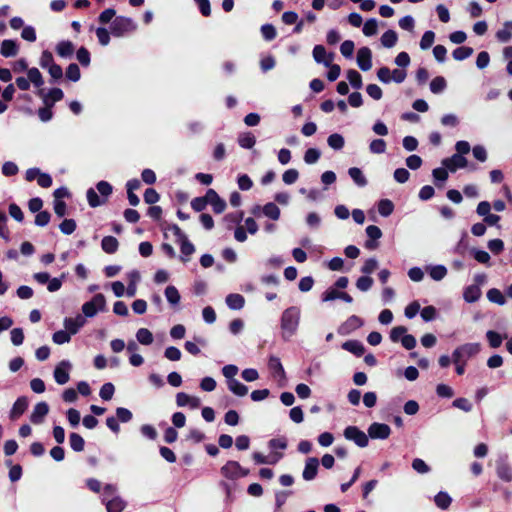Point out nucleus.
<instances>
[{
	"label": "nucleus",
	"instance_id": "1",
	"mask_svg": "<svg viewBox=\"0 0 512 512\" xmlns=\"http://www.w3.org/2000/svg\"><path fill=\"white\" fill-rule=\"evenodd\" d=\"M300 309L292 306L284 310L281 316V329L284 338H290L295 334L300 322Z\"/></svg>",
	"mask_w": 512,
	"mask_h": 512
},
{
	"label": "nucleus",
	"instance_id": "2",
	"mask_svg": "<svg viewBox=\"0 0 512 512\" xmlns=\"http://www.w3.org/2000/svg\"><path fill=\"white\" fill-rule=\"evenodd\" d=\"M111 33L115 37H123L137 29L136 22L129 17L118 16L111 24Z\"/></svg>",
	"mask_w": 512,
	"mask_h": 512
},
{
	"label": "nucleus",
	"instance_id": "3",
	"mask_svg": "<svg viewBox=\"0 0 512 512\" xmlns=\"http://www.w3.org/2000/svg\"><path fill=\"white\" fill-rule=\"evenodd\" d=\"M481 350L479 343H466L453 351V362L467 363L469 359L477 355Z\"/></svg>",
	"mask_w": 512,
	"mask_h": 512
},
{
	"label": "nucleus",
	"instance_id": "4",
	"mask_svg": "<svg viewBox=\"0 0 512 512\" xmlns=\"http://www.w3.org/2000/svg\"><path fill=\"white\" fill-rule=\"evenodd\" d=\"M221 474L231 480H235L248 475L249 471L244 469L237 461H228L221 467Z\"/></svg>",
	"mask_w": 512,
	"mask_h": 512
},
{
	"label": "nucleus",
	"instance_id": "5",
	"mask_svg": "<svg viewBox=\"0 0 512 512\" xmlns=\"http://www.w3.org/2000/svg\"><path fill=\"white\" fill-rule=\"evenodd\" d=\"M106 300L103 294L95 295L91 301L83 304L82 311L86 317H93L98 311H104Z\"/></svg>",
	"mask_w": 512,
	"mask_h": 512
},
{
	"label": "nucleus",
	"instance_id": "6",
	"mask_svg": "<svg viewBox=\"0 0 512 512\" xmlns=\"http://www.w3.org/2000/svg\"><path fill=\"white\" fill-rule=\"evenodd\" d=\"M72 370V364L68 360L60 361L53 372L54 379L57 384L64 385L70 380V372Z\"/></svg>",
	"mask_w": 512,
	"mask_h": 512
},
{
	"label": "nucleus",
	"instance_id": "7",
	"mask_svg": "<svg viewBox=\"0 0 512 512\" xmlns=\"http://www.w3.org/2000/svg\"><path fill=\"white\" fill-rule=\"evenodd\" d=\"M268 368L272 377L278 382L280 386L286 383V373L278 357L271 356L268 361Z\"/></svg>",
	"mask_w": 512,
	"mask_h": 512
},
{
	"label": "nucleus",
	"instance_id": "8",
	"mask_svg": "<svg viewBox=\"0 0 512 512\" xmlns=\"http://www.w3.org/2000/svg\"><path fill=\"white\" fill-rule=\"evenodd\" d=\"M344 437L347 440L353 441L359 447H366L369 442L368 436L356 426L346 427Z\"/></svg>",
	"mask_w": 512,
	"mask_h": 512
},
{
	"label": "nucleus",
	"instance_id": "9",
	"mask_svg": "<svg viewBox=\"0 0 512 512\" xmlns=\"http://www.w3.org/2000/svg\"><path fill=\"white\" fill-rule=\"evenodd\" d=\"M206 200L216 214H221L226 209L225 200L222 199L214 189L207 190Z\"/></svg>",
	"mask_w": 512,
	"mask_h": 512
},
{
	"label": "nucleus",
	"instance_id": "10",
	"mask_svg": "<svg viewBox=\"0 0 512 512\" xmlns=\"http://www.w3.org/2000/svg\"><path fill=\"white\" fill-rule=\"evenodd\" d=\"M391 434V429L384 423H372L368 428V435L372 439H387Z\"/></svg>",
	"mask_w": 512,
	"mask_h": 512
},
{
	"label": "nucleus",
	"instance_id": "11",
	"mask_svg": "<svg viewBox=\"0 0 512 512\" xmlns=\"http://www.w3.org/2000/svg\"><path fill=\"white\" fill-rule=\"evenodd\" d=\"M467 164V159L457 153L442 160V165L450 172H455L457 169L465 168Z\"/></svg>",
	"mask_w": 512,
	"mask_h": 512
},
{
	"label": "nucleus",
	"instance_id": "12",
	"mask_svg": "<svg viewBox=\"0 0 512 512\" xmlns=\"http://www.w3.org/2000/svg\"><path fill=\"white\" fill-rule=\"evenodd\" d=\"M357 64L363 71H368L372 67V51L368 47H361L357 51Z\"/></svg>",
	"mask_w": 512,
	"mask_h": 512
},
{
	"label": "nucleus",
	"instance_id": "13",
	"mask_svg": "<svg viewBox=\"0 0 512 512\" xmlns=\"http://www.w3.org/2000/svg\"><path fill=\"white\" fill-rule=\"evenodd\" d=\"M313 58L314 60L319 63L323 64L325 66H330V63H332L334 59V54L331 52H327L324 46L322 45H316L313 48Z\"/></svg>",
	"mask_w": 512,
	"mask_h": 512
},
{
	"label": "nucleus",
	"instance_id": "14",
	"mask_svg": "<svg viewBox=\"0 0 512 512\" xmlns=\"http://www.w3.org/2000/svg\"><path fill=\"white\" fill-rule=\"evenodd\" d=\"M319 460L316 457H309L305 461V467L302 473V477L306 481L313 480L318 473Z\"/></svg>",
	"mask_w": 512,
	"mask_h": 512
},
{
	"label": "nucleus",
	"instance_id": "15",
	"mask_svg": "<svg viewBox=\"0 0 512 512\" xmlns=\"http://www.w3.org/2000/svg\"><path fill=\"white\" fill-rule=\"evenodd\" d=\"M261 212L272 220H278L280 217V209L274 203L271 202L267 203L263 207L256 206L252 210V213L255 216H259Z\"/></svg>",
	"mask_w": 512,
	"mask_h": 512
},
{
	"label": "nucleus",
	"instance_id": "16",
	"mask_svg": "<svg viewBox=\"0 0 512 512\" xmlns=\"http://www.w3.org/2000/svg\"><path fill=\"white\" fill-rule=\"evenodd\" d=\"M176 403L179 407L189 406L191 409H197L201 405V401L198 397L184 392L176 394Z\"/></svg>",
	"mask_w": 512,
	"mask_h": 512
},
{
	"label": "nucleus",
	"instance_id": "17",
	"mask_svg": "<svg viewBox=\"0 0 512 512\" xmlns=\"http://www.w3.org/2000/svg\"><path fill=\"white\" fill-rule=\"evenodd\" d=\"M49 412V406L45 402L37 403L31 413L30 420L34 424H40L43 422L45 416Z\"/></svg>",
	"mask_w": 512,
	"mask_h": 512
},
{
	"label": "nucleus",
	"instance_id": "18",
	"mask_svg": "<svg viewBox=\"0 0 512 512\" xmlns=\"http://www.w3.org/2000/svg\"><path fill=\"white\" fill-rule=\"evenodd\" d=\"M38 95L43 98L45 105H50L53 107L54 103L62 100L64 97V93L59 88L51 89L47 94L43 93V90H38Z\"/></svg>",
	"mask_w": 512,
	"mask_h": 512
},
{
	"label": "nucleus",
	"instance_id": "19",
	"mask_svg": "<svg viewBox=\"0 0 512 512\" xmlns=\"http://www.w3.org/2000/svg\"><path fill=\"white\" fill-rule=\"evenodd\" d=\"M366 234L369 237V240L365 243L366 248L370 250L376 249L378 245L375 241L382 236L380 228L375 225H370L366 228Z\"/></svg>",
	"mask_w": 512,
	"mask_h": 512
},
{
	"label": "nucleus",
	"instance_id": "20",
	"mask_svg": "<svg viewBox=\"0 0 512 512\" xmlns=\"http://www.w3.org/2000/svg\"><path fill=\"white\" fill-rule=\"evenodd\" d=\"M85 324V319L81 315H77L75 318H65L64 327L70 334H76L78 330Z\"/></svg>",
	"mask_w": 512,
	"mask_h": 512
},
{
	"label": "nucleus",
	"instance_id": "21",
	"mask_svg": "<svg viewBox=\"0 0 512 512\" xmlns=\"http://www.w3.org/2000/svg\"><path fill=\"white\" fill-rule=\"evenodd\" d=\"M28 400L26 397H19L10 411V418L15 420L18 419L27 409Z\"/></svg>",
	"mask_w": 512,
	"mask_h": 512
},
{
	"label": "nucleus",
	"instance_id": "22",
	"mask_svg": "<svg viewBox=\"0 0 512 512\" xmlns=\"http://www.w3.org/2000/svg\"><path fill=\"white\" fill-rule=\"evenodd\" d=\"M19 47L15 40H4L1 43L0 53L4 57H13L18 53Z\"/></svg>",
	"mask_w": 512,
	"mask_h": 512
},
{
	"label": "nucleus",
	"instance_id": "23",
	"mask_svg": "<svg viewBox=\"0 0 512 512\" xmlns=\"http://www.w3.org/2000/svg\"><path fill=\"white\" fill-rule=\"evenodd\" d=\"M75 46L71 41H60L56 45V52L62 58H69L72 56Z\"/></svg>",
	"mask_w": 512,
	"mask_h": 512
},
{
	"label": "nucleus",
	"instance_id": "24",
	"mask_svg": "<svg viewBox=\"0 0 512 512\" xmlns=\"http://www.w3.org/2000/svg\"><path fill=\"white\" fill-rule=\"evenodd\" d=\"M108 512H121L125 507V502L119 497H112L111 499L103 498Z\"/></svg>",
	"mask_w": 512,
	"mask_h": 512
},
{
	"label": "nucleus",
	"instance_id": "25",
	"mask_svg": "<svg viewBox=\"0 0 512 512\" xmlns=\"http://www.w3.org/2000/svg\"><path fill=\"white\" fill-rule=\"evenodd\" d=\"M119 242L113 236H105L101 241V248L108 254H113L118 250Z\"/></svg>",
	"mask_w": 512,
	"mask_h": 512
},
{
	"label": "nucleus",
	"instance_id": "26",
	"mask_svg": "<svg viewBox=\"0 0 512 512\" xmlns=\"http://www.w3.org/2000/svg\"><path fill=\"white\" fill-rule=\"evenodd\" d=\"M342 348L356 356L363 355L365 351L363 344L357 340H349L344 342Z\"/></svg>",
	"mask_w": 512,
	"mask_h": 512
},
{
	"label": "nucleus",
	"instance_id": "27",
	"mask_svg": "<svg viewBox=\"0 0 512 512\" xmlns=\"http://www.w3.org/2000/svg\"><path fill=\"white\" fill-rule=\"evenodd\" d=\"M486 338L491 348H498L501 346L504 339H507V334L501 335L496 331L489 330L486 332Z\"/></svg>",
	"mask_w": 512,
	"mask_h": 512
},
{
	"label": "nucleus",
	"instance_id": "28",
	"mask_svg": "<svg viewBox=\"0 0 512 512\" xmlns=\"http://www.w3.org/2000/svg\"><path fill=\"white\" fill-rule=\"evenodd\" d=\"M481 296V289L477 285H470L465 288L463 297L466 302L473 303L477 301Z\"/></svg>",
	"mask_w": 512,
	"mask_h": 512
},
{
	"label": "nucleus",
	"instance_id": "29",
	"mask_svg": "<svg viewBox=\"0 0 512 512\" xmlns=\"http://www.w3.org/2000/svg\"><path fill=\"white\" fill-rule=\"evenodd\" d=\"M165 297L169 304L172 306H177L181 300V296L178 289L173 285H169L166 287Z\"/></svg>",
	"mask_w": 512,
	"mask_h": 512
},
{
	"label": "nucleus",
	"instance_id": "30",
	"mask_svg": "<svg viewBox=\"0 0 512 512\" xmlns=\"http://www.w3.org/2000/svg\"><path fill=\"white\" fill-rule=\"evenodd\" d=\"M245 303L244 297L240 294H229L226 297V304L230 309L239 310L243 308Z\"/></svg>",
	"mask_w": 512,
	"mask_h": 512
},
{
	"label": "nucleus",
	"instance_id": "31",
	"mask_svg": "<svg viewBox=\"0 0 512 512\" xmlns=\"http://www.w3.org/2000/svg\"><path fill=\"white\" fill-rule=\"evenodd\" d=\"M348 174L354 183L359 187H364L367 185V179L360 168L352 167L348 170Z\"/></svg>",
	"mask_w": 512,
	"mask_h": 512
},
{
	"label": "nucleus",
	"instance_id": "32",
	"mask_svg": "<svg viewBox=\"0 0 512 512\" xmlns=\"http://www.w3.org/2000/svg\"><path fill=\"white\" fill-rule=\"evenodd\" d=\"M27 76L35 87L40 88L44 84V79L38 68L33 67L27 70Z\"/></svg>",
	"mask_w": 512,
	"mask_h": 512
},
{
	"label": "nucleus",
	"instance_id": "33",
	"mask_svg": "<svg viewBox=\"0 0 512 512\" xmlns=\"http://www.w3.org/2000/svg\"><path fill=\"white\" fill-rule=\"evenodd\" d=\"M228 389L237 396H245L248 393V388L239 382L237 379L230 380L228 383Z\"/></svg>",
	"mask_w": 512,
	"mask_h": 512
},
{
	"label": "nucleus",
	"instance_id": "34",
	"mask_svg": "<svg viewBox=\"0 0 512 512\" xmlns=\"http://www.w3.org/2000/svg\"><path fill=\"white\" fill-rule=\"evenodd\" d=\"M238 143L242 148L251 149L256 143V138L251 132L241 133L238 137Z\"/></svg>",
	"mask_w": 512,
	"mask_h": 512
},
{
	"label": "nucleus",
	"instance_id": "35",
	"mask_svg": "<svg viewBox=\"0 0 512 512\" xmlns=\"http://www.w3.org/2000/svg\"><path fill=\"white\" fill-rule=\"evenodd\" d=\"M178 244L180 246V250L182 253L181 260L183 262H187L189 260V257L195 251L194 245L188 239L181 241Z\"/></svg>",
	"mask_w": 512,
	"mask_h": 512
},
{
	"label": "nucleus",
	"instance_id": "36",
	"mask_svg": "<svg viewBox=\"0 0 512 512\" xmlns=\"http://www.w3.org/2000/svg\"><path fill=\"white\" fill-rule=\"evenodd\" d=\"M398 36L394 30H387L381 36V44L386 48H391L397 43Z\"/></svg>",
	"mask_w": 512,
	"mask_h": 512
},
{
	"label": "nucleus",
	"instance_id": "37",
	"mask_svg": "<svg viewBox=\"0 0 512 512\" xmlns=\"http://www.w3.org/2000/svg\"><path fill=\"white\" fill-rule=\"evenodd\" d=\"M136 339L142 345H150L153 342V334L147 328H140L136 332Z\"/></svg>",
	"mask_w": 512,
	"mask_h": 512
},
{
	"label": "nucleus",
	"instance_id": "38",
	"mask_svg": "<svg viewBox=\"0 0 512 512\" xmlns=\"http://www.w3.org/2000/svg\"><path fill=\"white\" fill-rule=\"evenodd\" d=\"M496 37L500 42H508L512 38V22H506L503 28L497 31Z\"/></svg>",
	"mask_w": 512,
	"mask_h": 512
},
{
	"label": "nucleus",
	"instance_id": "39",
	"mask_svg": "<svg viewBox=\"0 0 512 512\" xmlns=\"http://www.w3.org/2000/svg\"><path fill=\"white\" fill-rule=\"evenodd\" d=\"M487 298L490 302L504 305L506 303L505 297L502 292L497 288H491L487 291Z\"/></svg>",
	"mask_w": 512,
	"mask_h": 512
},
{
	"label": "nucleus",
	"instance_id": "40",
	"mask_svg": "<svg viewBox=\"0 0 512 512\" xmlns=\"http://www.w3.org/2000/svg\"><path fill=\"white\" fill-rule=\"evenodd\" d=\"M497 475L506 482L512 481V469L506 463H499L497 466Z\"/></svg>",
	"mask_w": 512,
	"mask_h": 512
},
{
	"label": "nucleus",
	"instance_id": "41",
	"mask_svg": "<svg viewBox=\"0 0 512 512\" xmlns=\"http://www.w3.org/2000/svg\"><path fill=\"white\" fill-rule=\"evenodd\" d=\"M69 440H70V446L74 451H76V452L83 451L84 446H85V441L82 438V436H80L77 433H71L69 436Z\"/></svg>",
	"mask_w": 512,
	"mask_h": 512
},
{
	"label": "nucleus",
	"instance_id": "42",
	"mask_svg": "<svg viewBox=\"0 0 512 512\" xmlns=\"http://www.w3.org/2000/svg\"><path fill=\"white\" fill-rule=\"evenodd\" d=\"M472 54H473V49L471 47H468V46L458 47L452 53L454 59L458 60V61H462L464 59H467Z\"/></svg>",
	"mask_w": 512,
	"mask_h": 512
},
{
	"label": "nucleus",
	"instance_id": "43",
	"mask_svg": "<svg viewBox=\"0 0 512 512\" xmlns=\"http://www.w3.org/2000/svg\"><path fill=\"white\" fill-rule=\"evenodd\" d=\"M347 79L350 82V84L356 89H360L363 85L360 73L354 69H350L347 71Z\"/></svg>",
	"mask_w": 512,
	"mask_h": 512
},
{
	"label": "nucleus",
	"instance_id": "44",
	"mask_svg": "<svg viewBox=\"0 0 512 512\" xmlns=\"http://www.w3.org/2000/svg\"><path fill=\"white\" fill-rule=\"evenodd\" d=\"M446 88V80L442 76L435 77L430 83V90L434 94L441 93Z\"/></svg>",
	"mask_w": 512,
	"mask_h": 512
},
{
	"label": "nucleus",
	"instance_id": "45",
	"mask_svg": "<svg viewBox=\"0 0 512 512\" xmlns=\"http://www.w3.org/2000/svg\"><path fill=\"white\" fill-rule=\"evenodd\" d=\"M328 145L335 150H340L344 146V138L338 133L331 134L327 139Z\"/></svg>",
	"mask_w": 512,
	"mask_h": 512
},
{
	"label": "nucleus",
	"instance_id": "46",
	"mask_svg": "<svg viewBox=\"0 0 512 512\" xmlns=\"http://www.w3.org/2000/svg\"><path fill=\"white\" fill-rule=\"evenodd\" d=\"M447 274L446 267L442 265H436L429 268V275L433 280L440 281Z\"/></svg>",
	"mask_w": 512,
	"mask_h": 512
},
{
	"label": "nucleus",
	"instance_id": "47",
	"mask_svg": "<svg viewBox=\"0 0 512 512\" xmlns=\"http://www.w3.org/2000/svg\"><path fill=\"white\" fill-rule=\"evenodd\" d=\"M87 200L91 207H97L105 203L104 198L99 196L98 193L92 188L87 191Z\"/></svg>",
	"mask_w": 512,
	"mask_h": 512
},
{
	"label": "nucleus",
	"instance_id": "48",
	"mask_svg": "<svg viewBox=\"0 0 512 512\" xmlns=\"http://www.w3.org/2000/svg\"><path fill=\"white\" fill-rule=\"evenodd\" d=\"M435 504L441 509H447L451 504V497L445 492H439L435 498Z\"/></svg>",
	"mask_w": 512,
	"mask_h": 512
},
{
	"label": "nucleus",
	"instance_id": "49",
	"mask_svg": "<svg viewBox=\"0 0 512 512\" xmlns=\"http://www.w3.org/2000/svg\"><path fill=\"white\" fill-rule=\"evenodd\" d=\"M282 456H283L282 454H277V455H274L271 460H268L266 456H264L263 454H261L259 452L253 453V459L255 460V462L257 464H266V463L275 464L282 458Z\"/></svg>",
	"mask_w": 512,
	"mask_h": 512
},
{
	"label": "nucleus",
	"instance_id": "50",
	"mask_svg": "<svg viewBox=\"0 0 512 512\" xmlns=\"http://www.w3.org/2000/svg\"><path fill=\"white\" fill-rule=\"evenodd\" d=\"M393 209V203L388 199L381 200L378 204V212L382 216H389L393 212Z\"/></svg>",
	"mask_w": 512,
	"mask_h": 512
},
{
	"label": "nucleus",
	"instance_id": "51",
	"mask_svg": "<svg viewBox=\"0 0 512 512\" xmlns=\"http://www.w3.org/2000/svg\"><path fill=\"white\" fill-rule=\"evenodd\" d=\"M355 45L351 40H345L340 46V52L345 58H352L354 53Z\"/></svg>",
	"mask_w": 512,
	"mask_h": 512
},
{
	"label": "nucleus",
	"instance_id": "52",
	"mask_svg": "<svg viewBox=\"0 0 512 512\" xmlns=\"http://www.w3.org/2000/svg\"><path fill=\"white\" fill-rule=\"evenodd\" d=\"M66 77L73 82H76L80 79L81 73L77 64L72 63L67 67Z\"/></svg>",
	"mask_w": 512,
	"mask_h": 512
},
{
	"label": "nucleus",
	"instance_id": "53",
	"mask_svg": "<svg viewBox=\"0 0 512 512\" xmlns=\"http://www.w3.org/2000/svg\"><path fill=\"white\" fill-rule=\"evenodd\" d=\"M320 151L316 148H309L306 150L304 154V161L307 164H314L320 158Z\"/></svg>",
	"mask_w": 512,
	"mask_h": 512
},
{
	"label": "nucleus",
	"instance_id": "54",
	"mask_svg": "<svg viewBox=\"0 0 512 512\" xmlns=\"http://www.w3.org/2000/svg\"><path fill=\"white\" fill-rule=\"evenodd\" d=\"M434 39L435 33L433 31H426L420 40V48L422 50L430 48L434 42Z\"/></svg>",
	"mask_w": 512,
	"mask_h": 512
},
{
	"label": "nucleus",
	"instance_id": "55",
	"mask_svg": "<svg viewBox=\"0 0 512 512\" xmlns=\"http://www.w3.org/2000/svg\"><path fill=\"white\" fill-rule=\"evenodd\" d=\"M369 149L374 154H382L386 150V142L383 139H374L370 143Z\"/></svg>",
	"mask_w": 512,
	"mask_h": 512
},
{
	"label": "nucleus",
	"instance_id": "56",
	"mask_svg": "<svg viewBox=\"0 0 512 512\" xmlns=\"http://www.w3.org/2000/svg\"><path fill=\"white\" fill-rule=\"evenodd\" d=\"M378 266V261L375 258H369L365 260L363 266L361 267V272L368 276L369 274L373 273L378 268Z\"/></svg>",
	"mask_w": 512,
	"mask_h": 512
},
{
	"label": "nucleus",
	"instance_id": "57",
	"mask_svg": "<svg viewBox=\"0 0 512 512\" xmlns=\"http://www.w3.org/2000/svg\"><path fill=\"white\" fill-rule=\"evenodd\" d=\"M378 23L376 19H369L364 23L363 33L366 36H373L377 33Z\"/></svg>",
	"mask_w": 512,
	"mask_h": 512
},
{
	"label": "nucleus",
	"instance_id": "58",
	"mask_svg": "<svg viewBox=\"0 0 512 512\" xmlns=\"http://www.w3.org/2000/svg\"><path fill=\"white\" fill-rule=\"evenodd\" d=\"M52 339L54 343L61 345L68 343L71 339V335L66 330H59L53 334Z\"/></svg>",
	"mask_w": 512,
	"mask_h": 512
},
{
	"label": "nucleus",
	"instance_id": "59",
	"mask_svg": "<svg viewBox=\"0 0 512 512\" xmlns=\"http://www.w3.org/2000/svg\"><path fill=\"white\" fill-rule=\"evenodd\" d=\"M339 296H340V291H338V289H336L335 287H329L322 293L321 300L323 302H329V301H333L335 299H339Z\"/></svg>",
	"mask_w": 512,
	"mask_h": 512
},
{
	"label": "nucleus",
	"instance_id": "60",
	"mask_svg": "<svg viewBox=\"0 0 512 512\" xmlns=\"http://www.w3.org/2000/svg\"><path fill=\"white\" fill-rule=\"evenodd\" d=\"M473 257L476 261H478L481 264L489 265L490 263V255L484 251L479 249L472 250Z\"/></svg>",
	"mask_w": 512,
	"mask_h": 512
},
{
	"label": "nucleus",
	"instance_id": "61",
	"mask_svg": "<svg viewBox=\"0 0 512 512\" xmlns=\"http://www.w3.org/2000/svg\"><path fill=\"white\" fill-rule=\"evenodd\" d=\"M298 177L299 173L296 169H288L282 175L283 182L287 185L295 183Z\"/></svg>",
	"mask_w": 512,
	"mask_h": 512
},
{
	"label": "nucleus",
	"instance_id": "62",
	"mask_svg": "<svg viewBox=\"0 0 512 512\" xmlns=\"http://www.w3.org/2000/svg\"><path fill=\"white\" fill-rule=\"evenodd\" d=\"M62 233L66 235L72 234L76 229V222L73 219H65L59 226Z\"/></svg>",
	"mask_w": 512,
	"mask_h": 512
},
{
	"label": "nucleus",
	"instance_id": "63",
	"mask_svg": "<svg viewBox=\"0 0 512 512\" xmlns=\"http://www.w3.org/2000/svg\"><path fill=\"white\" fill-rule=\"evenodd\" d=\"M114 391H115V388L112 383H105L101 387L99 395L103 400L107 401L113 397Z\"/></svg>",
	"mask_w": 512,
	"mask_h": 512
},
{
	"label": "nucleus",
	"instance_id": "64",
	"mask_svg": "<svg viewBox=\"0 0 512 512\" xmlns=\"http://www.w3.org/2000/svg\"><path fill=\"white\" fill-rule=\"evenodd\" d=\"M11 342L15 346H19L24 341V332L21 328H14L10 332Z\"/></svg>",
	"mask_w": 512,
	"mask_h": 512
}]
</instances>
